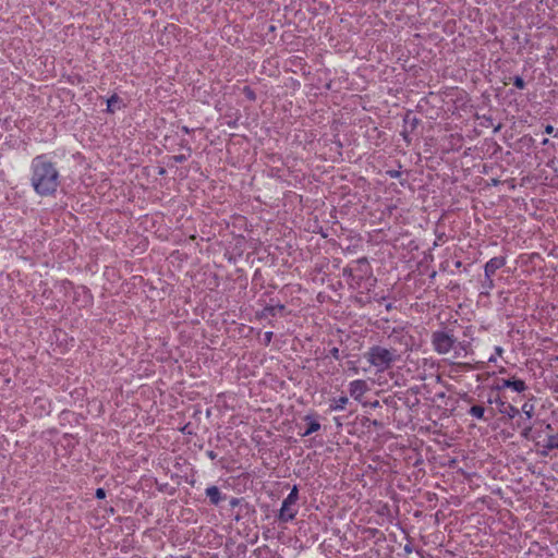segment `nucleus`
Returning <instances> with one entry per match:
<instances>
[{
	"mask_svg": "<svg viewBox=\"0 0 558 558\" xmlns=\"http://www.w3.org/2000/svg\"><path fill=\"white\" fill-rule=\"evenodd\" d=\"M31 183L40 196L53 194L59 185V171L46 156H37L32 161Z\"/></svg>",
	"mask_w": 558,
	"mask_h": 558,
	"instance_id": "nucleus-1",
	"label": "nucleus"
},
{
	"mask_svg": "<svg viewBox=\"0 0 558 558\" xmlns=\"http://www.w3.org/2000/svg\"><path fill=\"white\" fill-rule=\"evenodd\" d=\"M364 356L367 362L376 368L377 373L389 369L397 360L395 349H387L380 345L369 348Z\"/></svg>",
	"mask_w": 558,
	"mask_h": 558,
	"instance_id": "nucleus-2",
	"label": "nucleus"
},
{
	"mask_svg": "<svg viewBox=\"0 0 558 558\" xmlns=\"http://www.w3.org/2000/svg\"><path fill=\"white\" fill-rule=\"evenodd\" d=\"M456 343V338L448 331H435L432 335V344L438 354H448Z\"/></svg>",
	"mask_w": 558,
	"mask_h": 558,
	"instance_id": "nucleus-3",
	"label": "nucleus"
},
{
	"mask_svg": "<svg viewBox=\"0 0 558 558\" xmlns=\"http://www.w3.org/2000/svg\"><path fill=\"white\" fill-rule=\"evenodd\" d=\"M299 493L298 487L294 486L287 498L282 501V506L279 512V520L282 522H289L296 515V511L292 508L298 501Z\"/></svg>",
	"mask_w": 558,
	"mask_h": 558,
	"instance_id": "nucleus-4",
	"label": "nucleus"
},
{
	"mask_svg": "<svg viewBox=\"0 0 558 558\" xmlns=\"http://www.w3.org/2000/svg\"><path fill=\"white\" fill-rule=\"evenodd\" d=\"M367 384L362 379H356L350 383V395L355 400H360L361 397L367 391Z\"/></svg>",
	"mask_w": 558,
	"mask_h": 558,
	"instance_id": "nucleus-5",
	"label": "nucleus"
},
{
	"mask_svg": "<svg viewBox=\"0 0 558 558\" xmlns=\"http://www.w3.org/2000/svg\"><path fill=\"white\" fill-rule=\"evenodd\" d=\"M505 264L506 260L501 256L489 259L485 265V277H493Z\"/></svg>",
	"mask_w": 558,
	"mask_h": 558,
	"instance_id": "nucleus-6",
	"label": "nucleus"
},
{
	"mask_svg": "<svg viewBox=\"0 0 558 558\" xmlns=\"http://www.w3.org/2000/svg\"><path fill=\"white\" fill-rule=\"evenodd\" d=\"M501 388H512L517 392H522L526 389V385L521 379H502Z\"/></svg>",
	"mask_w": 558,
	"mask_h": 558,
	"instance_id": "nucleus-7",
	"label": "nucleus"
},
{
	"mask_svg": "<svg viewBox=\"0 0 558 558\" xmlns=\"http://www.w3.org/2000/svg\"><path fill=\"white\" fill-rule=\"evenodd\" d=\"M499 412L510 418H513L519 414V410L514 405L506 403L505 401H499Z\"/></svg>",
	"mask_w": 558,
	"mask_h": 558,
	"instance_id": "nucleus-8",
	"label": "nucleus"
},
{
	"mask_svg": "<svg viewBox=\"0 0 558 558\" xmlns=\"http://www.w3.org/2000/svg\"><path fill=\"white\" fill-rule=\"evenodd\" d=\"M206 496L210 499L213 505H218L221 501V494L217 486H210L206 489Z\"/></svg>",
	"mask_w": 558,
	"mask_h": 558,
	"instance_id": "nucleus-9",
	"label": "nucleus"
},
{
	"mask_svg": "<svg viewBox=\"0 0 558 558\" xmlns=\"http://www.w3.org/2000/svg\"><path fill=\"white\" fill-rule=\"evenodd\" d=\"M348 401H349V399L345 396H342L339 399H333L332 403L330 404V410L331 411L343 410L344 407L347 405Z\"/></svg>",
	"mask_w": 558,
	"mask_h": 558,
	"instance_id": "nucleus-10",
	"label": "nucleus"
},
{
	"mask_svg": "<svg viewBox=\"0 0 558 558\" xmlns=\"http://www.w3.org/2000/svg\"><path fill=\"white\" fill-rule=\"evenodd\" d=\"M545 448L548 450L558 449V435H549Z\"/></svg>",
	"mask_w": 558,
	"mask_h": 558,
	"instance_id": "nucleus-11",
	"label": "nucleus"
},
{
	"mask_svg": "<svg viewBox=\"0 0 558 558\" xmlns=\"http://www.w3.org/2000/svg\"><path fill=\"white\" fill-rule=\"evenodd\" d=\"M485 409L482 405H473L470 409V414L476 418H483Z\"/></svg>",
	"mask_w": 558,
	"mask_h": 558,
	"instance_id": "nucleus-12",
	"label": "nucleus"
},
{
	"mask_svg": "<svg viewBox=\"0 0 558 558\" xmlns=\"http://www.w3.org/2000/svg\"><path fill=\"white\" fill-rule=\"evenodd\" d=\"M320 428V424L316 421H311L308 423V427L306 428V430L304 432V436H308L315 432H317L318 429Z\"/></svg>",
	"mask_w": 558,
	"mask_h": 558,
	"instance_id": "nucleus-13",
	"label": "nucleus"
},
{
	"mask_svg": "<svg viewBox=\"0 0 558 558\" xmlns=\"http://www.w3.org/2000/svg\"><path fill=\"white\" fill-rule=\"evenodd\" d=\"M522 412L525 414L527 418H532L534 415V405L532 403L525 402L522 405Z\"/></svg>",
	"mask_w": 558,
	"mask_h": 558,
	"instance_id": "nucleus-14",
	"label": "nucleus"
},
{
	"mask_svg": "<svg viewBox=\"0 0 558 558\" xmlns=\"http://www.w3.org/2000/svg\"><path fill=\"white\" fill-rule=\"evenodd\" d=\"M513 84L519 89H523L524 86H525V83H524V81H523V78L521 76H515L514 81H513Z\"/></svg>",
	"mask_w": 558,
	"mask_h": 558,
	"instance_id": "nucleus-15",
	"label": "nucleus"
},
{
	"mask_svg": "<svg viewBox=\"0 0 558 558\" xmlns=\"http://www.w3.org/2000/svg\"><path fill=\"white\" fill-rule=\"evenodd\" d=\"M483 286L487 289H492L494 287V281L492 279V277H485V281H484Z\"/></svg>",
	"mask_w": 558,
	"mask_h": 558,
	"instance_id": "nucleus-16",
	"label": "nucleus"
},
{
	"mask_svg": "<svg viewBox=\"0 0 558 558\" xmlns=\"http://www.w3.org/2000/svg\"><path fill=\"white\" fill-rule=\"evenodd\" d=\"M105 496H106V492H105V489H104V488H98V489L96 490V497H97V498L102 499V498H105Z\"/></svg>",
	"mask_w": 558,
	"mask_h": 558,
	"instance_id": "nucleus-17",
	"label": "nucleus"
},
{
	"mask_svg": "<svg viewBox=\"0 0 558 558\" xmlns=\"http://www.w3.org/2000/svg\"><path fill=\"white\" fill-rule=\"evenodd\" d=\"M244 93H245V95H246L250 99H252V100H253V99L255 98L254 93H253V90H252L251 88L245 87V88H244Z\"/></svg>",
	"mask_w": 558,
	"mask_h": 558,
	"instance_id": "nucleus-18",
	"label": "nucleus"
},
{
	"mask_svg": "<svg viewBox=\"0 0 558 558\" xmlns=\"http://www.w3.org/2000/svg\"><path fill=\"white\" fill-rule=\"evenodd\" d=\"M118 98L116 96H112L109 100H108V109L111 110V107L113 105H116Z\"/></svg>",
	"mask_w": 558,
	"mask_h": 558,
	"instance_id": "nucleus-19",
	"label": "nucleus"
},
{
	"mask_svg": "<svg viewBox=\"0 0 558 558\" xmlns=\"http://www.w3.org/2000/svg\"><path fill=\"white\" fill-rule=\"evenodd\" d=\"M531 430H532V426H526V427L523 429V432H522V436H523L524 438H527V437L530 436Z\"/></svg>",
	"mask_w": 558,
	"mask_h": 558,
	"instance_id": "nucleus-20",
	"label": "nucleus"
},
{
	"mask_svg": "<svg viewBox=\"0 0 558 558\" xmlns=\"http://www.w3.org/2000/svg\"><path fill=\"white\" fill-rule=\"evenodd\" d=\"M331 355L335 357V359H339V349L338 348H333L331 351H330Z\"/></svg>",
	"mask_w": 558,
	"mask_h": 558,
	"instance_id": "nucleus-21",
	"label": "nucleus"
},
{
	"mask_svg": "<svg viewBox=\"0 0 558 558\" xmlns=\"http://www.w3.org/2000/svg\"><path fill=\"white\" fill-rule=\"evenodd\" d=\"M553 132H554V126L553 125L548 124V125L545 126V133L546 134H553Z\"/></svg>",
	"mask_w": 558,
	"mask_h": 558,
	"instance_id": "nucleus-22",
	"label": "nucleus"
},
{
	"mask_svg": "<svg viewBox=\"0 0 558 558\" xmlns=\"http://www.w3.org/2000/svg\"><path fill=\"white\" fill-rule=\"evenodd\" d=\"M271 337H272V332L271 331H268L265 333V339L267 342H269L271 340Z\"/></svg>",
	"mask_w": 558,
	"mask_h": 558,
	"instance_id": "nucleus-23",
	"label": "nucleus"
},
{
	"mask_svg": "<svg viewBox=\"0 0 558 558\" xmlns=\"http://www.w3.org/2000/svg\"><path fill=\"white\" fill-rule=\"evenodd\" d=\"M174 159L179 162H182L185 159V157L184 156H175Z\"/></svg>",
	"mask_w": 558,
	"mask_h": 558,
	"instance_id": "nucleus-24",
	"label": "nucleus"
},
{
	"mask_svg": "<svg viewBox=\"0 0 558 558\" xmlns=\"http://www.w3.org/2000/svg\"><path fill=\"white\" fill-rule=\"evenodd\" d=\"M496 353H497L498 355H501V353H502V349H501L500 347H497V348H496Z\"/></svg>",
	"mask_w": 558,
	"mask_h": 558,
	"instance_id": "nucleus-25",
	"label": "nucleus"
},
{
	"mask_svg": "<svg viewBox=\"0 0 558 558\" xmlns=\"http://www.w3.org/2000/svg\"><path fill=\"white\" fill-rule=\"evenodd\" d=\"M461 350H465V347L462 343H459Z\"/></svg>",
	"mask_w": 558,
	"mask_h": 558,
	"instance_id": "nucleus-26",
	"label": "nucleus"
},
{
	"mask_svg": "<svg viewBox=\"0 0 558 558\" xmlns=\"http://www.w3.org/2000/svg\"><path fill=\"white\" fill-rule=\"evenodd\" d=\"M460 353L458 351H454V356L458 357Z\"/></svg>",
	"mask_w": 558,
	"mask_h": 558,
	"instance_id": "nucleus-27",
	"label": "nucleus"
},
{
	"mask_svg": "<svg viewBox=\"0 0 558 558\" xmlns=\"http://www.w3.org/2000/svg\"><path fill=\"white\" fill-rule=\"evenodd\" d=\"M546 428H547V430H550L551 429L550 424H548Z\"/></svg>",
	"mask_w": 558,
	"mask_h": 558,
	"instance_id": "nucleus-28",
	"label": "nucleus"
},
{
	"mask_svg": "<svg viewBox=\"0 0 558 558\" xmlns=\"http://www.w3.org/2000/svg\"><path fill=\"white\" fill-rule=\"evenodd\" d=\"M547 143H548V140H547V138H545V140L543 141V144H547Z\"/></svg>",
	"mask_w": 558,
	"mask_h": 558,
	"instance_id": "nucleus-29",
	"label": "nucleus"
}]
</instances>
